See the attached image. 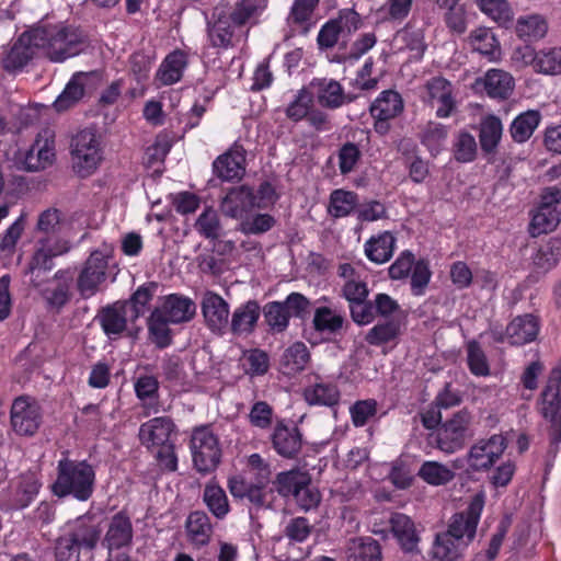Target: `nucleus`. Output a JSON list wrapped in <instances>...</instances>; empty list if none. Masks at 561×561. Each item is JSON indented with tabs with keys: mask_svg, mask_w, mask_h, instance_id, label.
I'll return each mask as SVG.
<instances>
[{
	"mask_svg": "<svg viewBox=\"0 0 561 561\" xmlns=\"http://www.w3.org/2000/svg\"><path fill=\"white\" fill-rule=\"evenodd\" d=\"M36 44L53 62H62L78 56L85 47L83 33L76 26L58 23H42L34 27Z\"/></svg>",
	"mask_w": 561,
	"mask_h": 561,
	"instance_id": "1",
	"label": "nucleus"
},
{
	"mask_svg": "<svg viewBox=\"0 0 561 561\" xmlns=\"http://www.w3.org/2000/svg\"><path fill=\"white\" fill-rule=\"evenodd\" d=\"M400 333V324L396 321H387L375 324L366 334L365 341L375 346L389 343Z\"/></svg>",
	"mask_w": 561,
	"mask_h": 561,
	"instance_id": "58",
	"label": "nucleus"
},
{
	"mask_svg": "<svg viewBox=\"0 0 561 561\" xmlns=\"http://www.w3.org/2000/svg\"><path fill=\"white\" fill-rule=\"evenodd\" d=\"M154 311L160 313L171 324L187 322L195 316L196 306L194 301L183 295L171 294L163 297Z\"/></svg>",
	"mask_w": 561,
	"mask_h": 561,
	"instance_id": "17",
	"label": "nucleus"
},
{
	"mask_svg": "<svg viewBox=\"0 0 561 561\" xmlns=\"http://www.w3.org/2000/svg\"><path fill=\"white\" fill-rule=\"evenodd\" d=\"M466 548L462 541L446 530L435 536L430 554L438 561H457Z\"/></svg>",
	"mask_w": 561,
	"mask_h": 561,
	"instance_id": "35",
	"label": "nucleus"
},
{
	"mask_svg": "<svg viewBox=\"0 0 561 561\" xmlns=\"http://www.w3.org/2000/svg\"><path fill=\"white\" fill-rule=\"evenodd\" d=\"M540 412L551 423L550 443L558 446L561 442V370L550 373L541 393Z\"/></svg>",
	"mask_w": 561,
	"mask_h": 561,
	"instance_id": "9",
	"label": "nucleus"
},
{
	"mask_svg": "<svg viewBox=\"0 0 561 561\" xmlns=\"http://www.w3.org/2000/svg\"><path fill=\"white\" fill-rule=\"evenodd\" d=\"M55 157V133L50 128H44L25 152L23 163L27 171H39L51 165Z\"/></svg>",
	"mask_w": 561,
	"mask_h": 561,
	"instance_id": "13",
	"label": "nucleus"
},
{
	"mask_svg": "<svg viewBox=\"0 0 561 561\" xmlns=\"http://www.w3.org/2000/svg\"><path fill=\"white\" fill-rule=\"evenodd\" d=\"M506 448V438L501 434L480 438L467 451L466 462L472 471H486L502 457Z\"/></svg>",
	"mask_w": 561,
	"mask_h": 561,
	"instance_id": "11",
	"label": "nucleus"
},
{
	"mask_svg": "<svg viewBox=\"0 0 561 561\" xmlns=\"http://www.w3.org/2000/svg\"><path fill=\"white\" fill-rule=\"evenodd\" d=\"M390 525L394 537L404 551L413 552L417 549L420 537L413 520L409 516L396 513L390 518Z\"/></svg>",
	"mask_w": 561,
	"mask_h": 561,
	"instance_id": "33",
	"label": "nucleus"
},
{
	"mask_svg": "<svg viewBox=\"0 0 561 561\" xmlns=\"http://www.w3.org/2000/svg\"><path fill=\"white\" fill-rule=\"evenodd\" d=\"M484 503L485 495L480 492L471 499L465 512L455 514L450 519L447 531L467 547L476 536Z\"/></svg>",
	"mask_w": 561,
	"mask_h": 561,
	"instance_id": "12",
	"label": "nucleus"
},
{
	"mask_svg": "<svg viewBox=\"0 0 561 561\" xmlns=\"http://www.w3.org/2000/svg\"><path fill=\"white\" fill-rule=\"evenodd\" d=\"M417 474L423 481L434 486L445 485L455 478V471L438 461L423 462Z\"/></svg>",
	"mask_w": 561,
	"mask_h": 561,
	"instance_id": "49",
	"label": "nucleus"
},
{
	"mask_svg": "<svg viewBox=\"0 0 561 561\" xmlns=\"http://www.w3.org/2000/svg\"><path fill=\"white\" fill-rule=\"evenodd\" d=\"M478 152V145L473 135L460 131L454 142V157L458 162H472Z\"/></svg>",
	"mask_w": 561,
	"mask_h": 561,
	"instance_id": "60",
	"label": "nucleus"
},
{
	"mask_svg": "<svg viewBox=\"0 0 561 561\" xmlns=\"http://www.w3.org/2000/svg\"><path fill=\"white\" fill-rule=\"evenodd\" d=\"M425 90L428 102L438 104L436 115L442 118L450 116L456 107L451 83L443 77H435L426 82Z\"/></svg>",
	"mask_w": 561,
	"mask_h": 561,
	"instance_id": "24",
	"label": "nucleus"
},
{
	"mask_svg": "<svg viewBox=\"0 0 561 561\" xmlns=\"http://www.w3.org/2000/svg\"><path fill=\"white\" fill-rule=\"evenodd\" d=\"M187 66L186 55L181 50L170 53L159 66L154 80L158 85H172L182 79Z\"/></svg>",
	"mask_w": 561,
	"mask_h": 561,
	"instance_id": "31",
	"label": "nucleus"
},
{
	"mask_svg": "<svg viewBox=\"0 0 561 561\" xmlns=\"http://www.w3.org/2000/svg\"><path fill=\"white\" fill-rule=\"evenodd\" d=\"M37 48L39 47L36 44L35 30L22 33L3 56V68L9 71L23 68L34 57Z\"/></svg>",
	"mask_w": 561,
	"mask_h": 561,
	"instance_id": "16",
	"label": "nucleus"
},
{
	"mask_svg": "<svg viewBox=\"0 0 561 561\" xmlns=\"http://www.w3.org/2000/svg\"><path fill=\"white\" fill-rule=\"evenodd\" d=\"M268 0H238L232 7L224 5L234 26L254 23L267 8Z\"/></svg>",
	"mask_w": 561,
	"mask_h": 561,
	"instance_id": "29",
	"label": "nucleus"
},
{
	"mask_svg": "<svg viewBox=\"0 0 561 561\" xmlns=\"http://www.w3.org/2000/svg\"><path fill=\"white\" fill-rule=\"evenodd\" d=\"M170 321L160 316L154 310L151 312L148 321V331L151 341L160 348H164L171 344V331L169 329Z\"/></svg>",
	"mask_w": 561,
	"mask_h": 561,
	"instance_id": "54",
	"label": "nucleus"
},
{
	"mask_svg": "<svg viewBox=\"0 0 561 561\" xmlns=\"http://www.w3.org/2000/svg\"><path fill=\"white\" fill-rule=\"evenodd\" d=\"M261 308L256 300H248L238 306L232 314L230 321V330L237 335L251 334L260 318Z\"/></svg>",
	"mask_w": 561,
	"mask_h": 561,
	"instance_id": "27",
	"label": "nucleus"
},
{
	"mask_svg": "<svg viewBox=\"0 0 561 561\" xmlns=\"http://www.w3.org/2000/svg\"><path fill=\"white\" fill-rule=\"evenodd\" d=\"M234 25L225 13L224 5H217L213 12V22L209 23L208 38L214 47L227 48L232 43Z\"/></svg>",
	"mask_w": 561,
	"mask_h": 561,
	"instance_id": "28",
	"label": "nucleus"
},
{
	"mask_svg": "<svg viewBox=\"0 0 561 561\" xmlns=\"http://www.w3.org/2000/svg\"><path fill=\"white\" fill-rule=\"evenodd\" d=\"M309 300L299 293L289 294L284 301H270L262 312L268 330L273 334L283 333L289 325L290 318L301 317L308 309Z\"/></svg>",
	"mask_w": 561,
	"mask_h": 561,
	"instance_id": "6",
	"label": "nucleus"
},
{
	"mask_svg": "<svg viewBox=\"0 0 561 561\" xmlns=\"http://www.w3.org/2000/svg\"><path fill=\"white\" fill-rule=\"evenodd\" d=\"M174 428V423L170 417L158 416L142 423L138 433L139 440L144 446L148 449L157 448L156 458L161 468L168 471H175L178 468V458L171 440Z\"/></svg>",
	"mask_w": 561,
	"mask_h": 561,
	"instance_id": "3",
	"label": "nucleus"
},
{
	"mask_svg": "<svg viewBox=\"0 0 561 561\" xmlns=\"http://www.w3.org/2000/svg\"><path fill=\"white\" fill-rule=\"evenodd\" d=\"M358 202L357 195L350 191L335 190L330 195L329 214L334 218L348 216Z\"/></svg>",
	"mask_w": 561,
	"mask_h": 561,
	"instance_id": "51",
	"label": "nucleus"
},
{
	"mask_svg": "<svg viewBox=\"0 0 561 561\" xmlns=\"http://www.w3.org/2000/svg\"><path fill=\"white\" fill-rule=\"evenodd\" d=\"M514 78L502 69H490L476 80V89H483L491 99L505 100L514 90Z\"/></svg>",
	"mask_w": 561,
	"mask_h": 561,
	"instance_id": "21",
	"label": "nucleus"
},
{
	"mask_svg": "<svg viewBox=\"0 0 561 561\" xmlns=\"http://www.w3.org/2000/svg\"><path fill=\"white\" fill-rule=\"evenodd\" d=\"M312 107V93L306 88L300 89L295 99L286 107V116L294 121L299 122L307 117Z\"/></svg>",
	"mask_w": 561,
	"mask_h": 561,
	"instance_id": "61",
	"label": "nucleus"
},
{
	"mask_svg": "<svg viewBox=\"0 0 561 561\" xmlns=\"http://www.w3.org/2000/svg\"><path fill=\"white\" fill-rule=\"evenodd\" d=\"M337 275L343 279L342 295L350 302H364L369 289L362 271L350 263L339 265Z\"/></svg>",
	"mask_w": 561,
	"mask_h": 561,
	"instance_id": "20",
	"label": "nucleus"
},
{
	"mask_svg": "<svg viewBox=\"0 0 561 561\" xmlns=\"http://www.w3.org/2000/svg\"><path fill=\"white\" fill-rule=\"evenodd\" d=\"M164 378L181 390L187 391L195 385V379L185 369L183 360L178 356H168L162 360Z\"/></svg>",
	"mask_w": 561,
	"mask_h": 561,
	"instance_id": "42",
	"label": "nucleus"
},
{
	"mask_svg": "<svg viewBox=\"0 0 561 561\" xmlns=\"http://www.w3.org/2000/svg\"><path fill=\"white\" fill-rule=\"evenodd\" d=\"M540 121L541 114L537 110H528L517 115L510 126L513 140L518 144L527 141L533 136Z\"/></svg>",
	"mask_w": 561,
	"mask_h": 561,
	"instance_id": "41",
	"label": "nucleus"
},
{
	"mask_svg": "<svg viewBox=\"0 0 561 561\" xmlns=\"http://www.w3.org/2000/svg\"><path fill=\"white\" fill-rule=\"evenodd\" d=\"M70 154L77 174L82 178L92 174L102 161L100 136L91 128L78 131L71 139Z\"/></svg>",
	"mask_w": 561,
	"mask_h": 561,
	"instance_id": "4",
	"label": "nucleus"
},
{
	"mask_svg": "<svg viewBox=\"0 0 561 561\" xmlns=\"http://www.w3.org/2000/svg\"><path fill=\"white\" fill-rule=\"evenodd\" d=\"M477 3L481 11L499 24L506 25L513 19L507 0H477Z\"/></svg>",
	"mask_w": 561,
	"mask_h": 561,
	"instance_id": "63",
	"label": "nucleus"
},
{
	"mask_svg": "<svg viewBox=\"0 0 561 561\" xmlns=\"http://www.w3.org/2000/svg\"><path fill=\"white\" fill-rule=\"evenodd\" d=\"M397 239L390 231L371 236L364 244L366 257L375 264L388 262L394 252Z\"/></svg>",
	"mask_w": 561,
	"mask_h": 561,
	"instance_id": "30",
	"label": "nucleus"
},
{
	"mask_svg": "<svg viewBox=\"0 0 561 561\" xmlns=\"http://www.w3.org/2000/svg\"><path fill=\"white\" fill-rule=\"evenodd\" d=\"M470 45L473 50L480 53L481 55L488 56L491 59L495 56L499 50V45L493 33L485 28L479 27L474 30L470 37Z\"/></svg>",
	"mask_w": 561,
	"mask_h": 561,
	"instance_id": "56",
	"label": "nucleus"
},
{
	"mask_svg": "<svg viewBox=\"0 0 561 561\" xmlns=\"http://www.w3.org/2000/svg\"><path fill=\"white\" fill-rule=\"evenodd\" d=\"M272 445L282 457L294 458L301 449V434L296 426H287L279 422L272 434Z\"/></svg>",
	"mask_w": 561,
	"mask_h": 561,
	"instance_id": "26",
	"label": "nucleus"
},
{
	"mask_svg": "<svg viewBox=\"0 0 561 561\" xmlns=\"http://www.w3.org/2000/svg\"><path fill=\"white\" fill-rule=\"evenodd\" d=\"M112 253L113 250L107 245L90 253L77 278V288L83 298H91L100 290L107 276Z\"/></svg>",
	"mask_w": 561,
	"mask_h": 561,
	"instance_id": "5",
	"label": "nucleus"
},
{
	"mask_svg": "<svg viewBox=\"0 0 561 561\" xmlns=\"http://www.w3.org/2000/svg\"><path fill=\"white\" fill-rule=\"evenodd\" d=\"M413 0H386L377 11L382 21L402 22L411 12Z\"/></svg>",
	"mask_w": 561,
	"mask_h": 561,
	"instance_id": "64",
	"label": "nucleus"
},
{
	"mask_svg": "<svg viewBox=\"0 0 561 561\" xmlns=\"http://www.w3.org/2000/svg\"><path fill=\"white\" fill-rule=\"evenodd\" d=\"M202 312L208 328L216 332L225 329L229 323V305L218 294L206 291L201 301Z\"/></svg>",
	"mask_w": 561,
	"mask_h": 561,
	"instance_id": "23",
	"label": "nucleus"
},
{
	"mask_svg": "<svg viewBox=\"0 0 561 561\" xmlns=\"http://www.w3.org/2000/svg\"><path fill=\"white\" fill-rule=\"evenodd\" d=\"M88 78L87 72H76L53 103L54 108L57 112H65L75 106L84 95Z\"/></svg>",
	"mask_w": 561,
	"mask_h": 561,
	"instance_id": "34",
	"label": "nucleus"
},
{
	"mask_svg": "<svg viewBox=\"0 0 561 561\" xmlns=\"http://www.w3.org/2000/svg\"><path fill=\"white\" fill-rule=\"evenodd\" d=\"M515 59H520L524 65H533L539 73L551 76L561 73V47L535 51L531 47L526 46L515 51Z\"/></svg>",
	"mask_w": 561,
	"mask_h": 561,
	"instance_id": "14",
	"label": "nucleus"
},
{
	"mask_svg": "<svg viewBox=\"0 0 561 561\" xmlns=\"http://www.w3.org/2000/svg\"><path fill=\"white\" fill-rule=\"evenodd\" d=\"M547 30L548 25L546 21L539 15L519 18L516 25L518 36L525 41L542 38Z\"/></svg>",
	"mask_w": 561,
	"mask_h": 561,
	"instance_id": "53",
	"label": "nucleus"
},
{
	"mask_svg": "<svg viewBox=\"0 0 561 561\" xmlns=\"http://www.w3.org/2000/svg\"><path fill=\"white\" fill-rule=\"evenodd\" d=\"M43 421V412L36 399L20 396L11 404L10 424L13 432L20 436H33L37 433Z\"/></svg>",
	"mask_w": 561,
	"mask_h": 561,
	"instance_id": "10",
	"label": "nucleus"
},
{
	"mask_svg": "<svg viewBox=\"0 0 561 561\" xmlns=\"http://www.w3.org/2000/svg\"><path fill=\"white\" fill-rule=\"evenodd\" d=\"M191 450L194 466L202 473L214 471L220 462L221 449L218 437L208 426L198 427L193 432Z\"/></svg>",
	"mask_w": 561,
	"mask_h": 561,
	"instance_id": "8",
	"label": "nucleus"
},
{
	"mask_svg": "<svg viewBox=\"0 0 561 561\" xmlns=\"http://www.w3.org/2000/svg\"><path fill=\"white\" fill-rule=\"evenodd\" d=\"M309 359L310 354L307 346L301 342H296L285 350L280 365L284 374L295 375L306 368Z\"/></svg>",
	"mask_w": 561,
	"mask_h": 561,
	"instance_id": "45",
	"label": "nucleus"
},
{
	"mask_svg": "<svg viewBox=\"0 0 561 561\" xmlns=\"http://www.w3.org/2000/svg\"><path fill=\"white\" fill-rule=\"evenodd\" d=\"M503 134V125L494 115L485 116L480 123L479 141L483 152L494 153Z\"/></svg>",
	"mask_w": 561,
	"mask_h": 561,
	"instance_id": "43",
	"label": "nucleus"
},
{
	"mask_svg": "<svg viewBox=\"0 0 561 561\" xmlns=\"http://www.w3.org/2000/svg\"><path fill=\"white\" fill-rule=\"evenodd\" d=\"M539 332L537 319L531 314L515 318L506 328V337L512 345H524L534 341Z\"/></svg>",
	"mask_w": 561,
	"mask_h": 561,
	"instance_id": "32",
	"label": "nucleus"
},
{
	"mask_svg": "<svg viewBox=\"0 0 561 561\" xmlns=\"http://www.w3.org/2000/svg\"><path fill=\"white\" fill-rule=\"evenodd\" d=\"M310 482V478L307 473L298 471V470H290L286 472H280L277 476L276 484H277V491L283 496H289L297 493L301 486H304L306 483Z\"/></svg>",
	"mask_w": 561,
	"mask_h": 561,
	"instance_id": "55",
	"label": "nucleus"
},
{
	"mask_svg": "<svg viewBox=\"0 0 561 561\" xmlns=\"http://www.w3.org/2000/svg\"><path fill=\"white\" fill-rule=\"evenodd\" d=\"M347 561H381V548L371 537L353 538L346 547Z\"/></svg>",
	"mask_w": 561,
	"mask_h": 561,
	"instance_id": "36",
	"label": "nucleus"
},
{
	"mask_svg": "<svg viewBox=\"0 0 561 561\" xmlns=\"http://www.w3.org/2000/svg\"><path fill=\"white\" fill-rule=\"evenodd\" d=\"M471 422V412L462 409L437 427L435 433L431 434V438L439 450L454 454L465 446Z\"/></svg>",
	"mask_w": 561,
	"mask_h": 561,
	"instance_id": "7",
	"label": "nucleus"
},
{
	"mask_svg": "<svg viewBox=\"0 0 561 561\" xmlns=\"http://www.w3.org/2000/svg\"><path fill=\"white\" fill-rule=\"evenodd\" d=\"M136 397L144 403V415L159 411L157 399L159 391V381L154 376L144 375L136 379L134 383Z\"/></svg>",
	"mask_w": 561,
	"mask_h": 561,
	"instance_id": "38",
	"label": "nucleus"
},
{
	"mask_svg": "<svg viewBox=\"0 0 561 561\" xmlns=\"http://www.w3.org/2000/svg\"><path fill=\"white\" fill-rule=\"evenodd\" d=\"M396 39L400 44V50L410 53V59L419 60L422 58L426 48L422 30L405 26L397 33Z\"/></svg>",
	"mask_w": 561,
	"mask_h": 561,
	"instance_id": "46",
	"label": "nucleus"
},
{
	"mask_svg": "<svg viewBox=\"0 0 561 561\" xmlns=\"http://www.w3.org/2000/svg\"><path fill=\"white\" fill-rule=\"evenodd\" d=\"M403 110V101L400 94L392 90H387L370 104L369 111L375 119H392Z\"/></svg>",
	"mask_w": 561,
	"mask_h": 561,
	"instance_id": "37",
	"label": "nucleus"
},
{
	"mask_svg": "<svg viewBox=\"0 0 561 561\" xmlns=\"http://www.w3.org/2000/svg\"><path fill=\"white\" fill-rule=\"evenodd\" d=\"M448 128L436 122L426 123L421 133V142L427 148L432 156H437L446 144Z\"/></svg>",
	"mask_w": 561,
	"mask_h": 561,
	"instance_id": "48",
	"label": "nucleus"
},
{
	"mask_svg": "<svg viewBox=\"0 0 561 561\" xmlns=\"http://www.w3.org/2000/svg\"><path fill=\"white\" fill-rule=\"evenodd\" d=\"M561 220V207L559 208H547L538 207L536 213L533 215L529 232L533 237L540 236L542 233L551 232L557 228Z\"/></svg>",
	"mask_w": 561,
	"mask_h": 561,
	"instance_id": "47",
	"label": "nucleus"
},
{
	"mask_svg": "<svg viewBox=\"0 0 561 561\" xmlns=\"http://www.w3.org/2000/svg\"><path fill=\"white\" fill-rule=\"evenodd\" d=\"M41 484L34 476H22L16 486L15 506L24 508L31 504L38 493Z\"/></svg>",
	"mask_w": 561,
	"mask_h": 561,
	"instance_id": "62",
	"label": "nucleus"
},
{
	"mask_svg": "<svg viewBox=\"0 0 561 561\" xmlns=\"http://www.w3.org/2000/svg\"><path fill=\"white\" fill-rule=\"evenodd\" d=\"M345 316L342 311L322 306L314 310L312 323L316 331L328 334H337L342 331Z\"/></svg>",
	"mask_w": 561,
	"mask_h": 561,
	"instance_id": "39",
	"label": "nucleus"
},
{
	"mask_svg": "<svg viewBox=\"0 0 561 561\" xmlns=\"http://www.w3.org/2000/svg\"><path fill=\"white\" fill-rule=\"evenodd\" d=\"M221 211L231 218L242 219L254 208H263V203L256 202V195L248 186L230 190L222 198Z\"/></svg>",
	"mask_w": 561,
	"mask_h": 561,
	"instance_id": "15",
	"label": "nucleus"
},
{
	"mask_svg": "<svg viewBox=\"0 0 561 561\" xmlns=\"http://www.w3.org/2000/svg\"><path fill=\"white\" fill-rule=\"evenodd\" d=\"M203 501L209 512L218 519H224L230 511L225 490L215 482H208L205 485Z\"/></svg>",
	"mask_w": 561,
	"mask_h": 561,
	"instance_id": "44",
	"label": "nucleus"
},
{
	"mask_svg": "<svg viewBox=\"0 0 561 561\" xmlns=\"http://www.w3.org/2000/svg\"><path fill=\"white\" fill-rule=\"evenodd\" d=\"M158 285L156 283H149L140 286L130 297L128 301V312L130 313V320H136L142 317L147 311V306L151 301Z\"/></svg>",
	"mask_w": 561,
	"mask_h": 561,
	"instance_id": "52",
	"label": "nucleus"
},
{
	"mask_svg": "<svg viewBox=\"0 0 561 561\" xmlns=\"http://www.w3.org/2000/svg\"><path fill=\"white\" fill-rule=\"evenodd\" d=\"M133 525L125 514H115L110 522L103 543L108 551L124 550L133 540Z\"/></svg>",
	"mask_w": 561,
	"mask_h": 561,
	"instance_id": "25",
	"label": "nucleus"
},
{
	"mask_svg": "<svg viewBox=\"0 0 561 561\" xmlns=\"http://www.w3.org/2000/svg\"><path fill=\"white\" fill-rule=\"evenodd\" d=\"M309 88L311 89L312 96L314 95L318 103L323 107L337 108L352 101L344 93L340 82L334 79H313Z\"/></svg>",
	"mask_w": 561,
	"mask_h": 561,
	"instance_id": "22",
	"label": "nucleus"
},
{
	"mask_svg": "<svg viewBox=\"0 0 561 561\" xmlns=\"http://www.w3.org/2000/svg\"><path fill=\"white\" fill-rule=\"evenodd\" d=\"M66 537L79 549H93L99 541L100 531L93 525L78 523Z\"/></svg>",
	"mask_w": 561,
	"mask_h": 561,
	"instance_id": "59",
	"label": "nucleus"
},
{
	"mask_svg": "<svg viewBox=\"0 0 561 561\" xmlns=\"http://www.w3.org/2000/svg\"><path fill=\"white\" fill-rule=\"evenodd\" d=\"M58 474L53 492L59 497L72 495L87 501L93 493L95 473L91 465L64 458L58 461Z\"/></svg>",
	"mask_w": 561,
	"mask_h": 561,
	"instance_id": "2",
	"label": "nucleus"
},
{
	"mask_svg": "<svg viewBox=\"0 0 561 561\" xmlns=\"http://www.w3.org/2000/svg\"><path fill=\"white\" fill-rule=\"evenodd\" d=\"M305 400L311 405L331 407L339 402L340 392L330 383H316L305 389Z\"/></svg>",
	"mask_w": 561,
	"mask_h": 561,
	"instance_id": "50",
	"label": "nucleus"
},
{
	"mask_svg": "<svg viewBox=\"0 0 561 561\" xmlns=\"http://www.w3.org/2000/svg\"><path fill=\"white\" fill-rule=\"evenodd\" d=\"M561 257V242L550 240L542 245L534 257V264L537 268L548 272L556 267Z\"/></svg>",
	"mask_w": 561,
	"mask_h": 561,
	"instance_id": "57",
	"label": "nucleus"
},
{
	"mask_svg": "<svg viewBox=\"0 0 561 561\" xmlns=\"http://www.w3.org/2000/svg\"><path fill=\"white\" fill-rule=\"evenodd\" d=\"M129 319L130 314L128 312V304L123 301H116L102 308L96 316V320L104 334L110 339L121 336L127 329V322Z\"/></svg>",
	"mask_w": 561,
	"mask_h": 561,
	"instance_id": "18",
	"label": "nucleus"
},
{
	"mask_svg": "<svg viewBox=\"0 0 561 561\" xmlns=\"http://www.w3.org/2000/svg\"><path fill=\"white\" fill-rule=\"evenodd\" d=\"M245 150L237 142L225 153L217 157L213 163L214 173L222 181L241 179L245 167Z\"/></svg>",
	"mask_w": 561,
	"mask_h": 561,
	"instance_id": "19",
	"label": "nucleus"
},
{
	"mask_svg": "<svg viewBox=\"0 0 561 561\" xmlns=\"http://www.w3.org/2000/svg\"><path fill=\"white\" fill-rule=\"evenodd\" d=\"M185 527L188 539L193 545L201 547L208 543L213 527L205 512H192L186 519Z\"/></svg>",
	"mask_w": 561,
	"mask_h": 561,
	"instance_id": "40",
	"label": "nucleus"
}]
</instances>
